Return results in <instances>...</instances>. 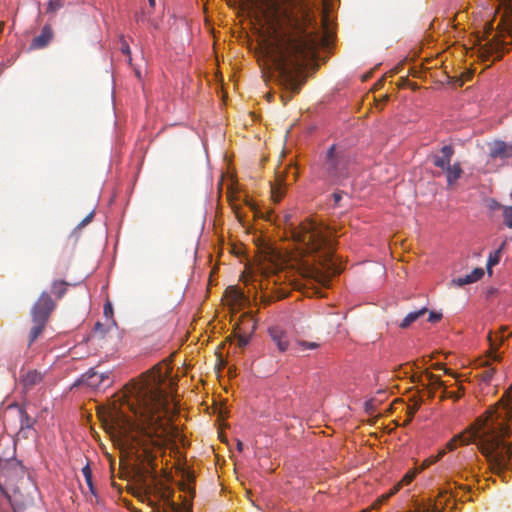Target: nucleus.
<instances>
[{"instance_id":"nucleus-8","label":"nucleus","mask_w":512,"mask_h":512,"mask_svg":"<svg viewBox=\"0 0 512 512\" xmlns=\"http://www.w3.org/2000/svg\"><path fill=\"white\" fill-rule=\"evenodd\" d=\"M140 382L130 379L126 384H176L172 377V369L167 362H160L141 374Z\"/></svg>"},{"instance_id":"nucleus-41","label":"nucleus","mask_w":512,"mask_h":512,"mask_svg":"<svg viewBox=\"0 0 512 512\" xmlns=\"http://www.w3.org/2000/svg\"><path fill=\"white\" fill-rule=\"evenodd\" d=\"M121 51L124 53V54H127L129 55L130 54V48H129V45L126 41H123L122 44H121Z\"/></svg>"},{"instance_id":"nucleus-46","label":"nucleus","mask_w":512,"mask_h":512,"mask_svg":"<svg viewBox=\"0 0 512 512\" xmlns=\"http://www.w3.org/2000/svg\"><path fill=\"white\" fill-rule=\"evenodd\" d=\"M383 79H380L377 83H376V88H380L382 85H383Z\"/></svg>"},{"instance_id":"nucleus-9","label":"nucleus","mask_w":512,"mask_h":512,"mask_svg":"<svg viewBox=\"0 0 512 512\" xmlns=\"http://www.w3.org/2000/svg\"><path fill=\"white\" fill-rule=\"evenodd\" d=\"M456 498V495L451 488L442 489L436 500L430 501L426 504L418 505L413 512H442L443 509L448 508L450 503V509L455 508V502L452 501Z\"/></svg>"},{"instance_id":"nucleus-36","label":"nucleus","mask_w":512,"mask_h":512,"mask_svg":"<svg viewBox=\"0 0 512 512\" xmlns=\"http://www.w3.org/2000/svg\"><path fill=\"white\" fill-rule=\"evenodd\" d=\"M441 319H442V314L441 313L435 312V311H430L429 312V317H428V321L429 322L436 323V322H439Z\"/></svg>"},{"instance_id":"nucleus-57","label":"nucleus","mask_w":512,"mask_h":512,"mask_svg":"<svg viewBox=\"0 0 512 512\" xmlns=\"http://www.w3.org/2000/svg\"><path fill=\"white\" fill-rule=\"evenodd\" d=\"M135 512H141V511L137 510V511H135Z\"/></svg>"},{"instance_id":"nucleus-54","label":"nucleus","mask_w":512,"mask_h":512,"mask_svg":"<svg viewBox=\"0 0 512 512\" xmlns=\"http://www.w3.org/2000/svg\"><path fill=\"white\" fill-rule=\"evenodd\" d=\"M74 384L80 385V384H82V381H81V380H78V381H76Z\"/></svg>"},{"instance_id":"nucleus-13","label":"nucleus","mask_w":512,"mask_h":512,"mask_svg":"<svg viewBox=\"0 0 512 512\" xmlns=\"http://www.w3.org/2000/svg\"><path fill=\"white\" fill-rule=\"evenodd\" d=\"M273 343L280 352H285L289 347V339L287 333L279 327H271L268 330Z\"/></svg>"},{"instance_id":"nucleus-29","label":"nucleus","mask_w":512,"mask_h":512,"mask_svg":"<svg viewBox=\"0 0 512 512\" xmlns=\"http://www.w3.org/2000/svg\"><path fill=\"white\" fill-rule=\"evenodd\" d=\"M63 6H64V3L62 0H49L48 6H47V12L55 13L59 9H61Z\"/></svg>"},{"instance_id":"nucleus-30","label":"nucleus","mask_w":512,"mask_h":512,"mask_svg":"<svg viewBox=\"0 0 512 512\" xmlns=\"http://www.w3.org/2000/svg\"><path fill=\"white\" fill-rule=\"evenodd\" d=\"M446 453V449H443L441 450L438 455L436 456H431L429 457L428 459H426L424 462H423V466L424 467H428L434 463H436L437 461H439Z\"/></svg>"},{"instance_id":"nucleus-34","label":"nucleus","mask_w":512,"mask_h":512,"mask_svg":"<svg viewBox=\"0 0 512 512\" xmlns=\"http://www.w3.org/2000/svg\"><path fill=\"white\" fill-rule=\"evenodd\" d=\"M170 508L174 511V512H192L191 511V508L189 507H186V506H183V505H179L175 502H171V506Z\"/></svg>"},{"instance_id":"nucleus-37","label":"nucleus","mask_w":512,"mask_h":512,"mask_svg":"<svg viewBox=\"0 0 512 512\" xmlns=\"http://www.w3.org/2000/svg\"><path fill=\"white\" fill-rule=\"evenodd\" d=\"M93 216H94V213L91 212L90 214H88L79 224H78V228H82L84 227L86 224L90 223L93 219Z\"/></svg>"},{"instance_id":"nucleus-20","label":"nucleus","mask_w":512,"mask_h":512,"mask_svg":"<svg viewBox=\"0 0 512 512\" xmlns=\"http://www.w3.org/2000/svg\"><path fill=\"white\" fill-rule=\"evenodd\" d=\"M428 312V309L426 307H422L421 309L417 311H413L408 313L405 318L401 321L399 324V327L402 329H407L410 327L412 323L417 321L420 317L424 316Z\"/></svg>"},{"instance_id":"nucleus-38","label":"nucleus","mask_w":512,"mask_h":512,"mask_svg":"<svg viewBox=\"0 0 512 512\" xmlns=\"http://www.w3.org/2000/svg\"><path fill=\"white\" fill-rule=\"evenodd\" d=\"M413 478H414V473H407V474L403 477L402 481L398 484V485H399V487H400L403 483H404V484H409V483L413 480Z\"/></svg>"},{"instance_id":"nucleus-10","label":"nucleus","mask_w":512,"mask_h":512,"mask_svg":"<svg viewBox=\"0 0 512 512\" xmlns=\"http://www.w3.org/2000/svg\"><path fill=\"white\" fill-rule=\"evenodd\" d=\"M290 176L293 182L296 181L298 176L296 168L292 165L286 167L284 170H280V168H278L276 171L275 184L271 186V193L274 201L278 202L283 197L284 187L288 185L287 181Z\"/></svg>"},{"instance_id":"nucleus-44","label":"nucleus","mask_w":512,"mask_h":512,"mask_svg":"<svg viewBox=\"0 0 512 512\" xmlns=\"http://www.w3.org/2000/svg\"><path fill=\"white\" fill-rule=\"evenodd\" d=\"M95 331H101L103 332V324H101L100 322H97L95 324Z\"/></svg>"},{"instance_id":"nucleus-26","label":"nucleus","mask_w":512,"mask_h":512,"mask_svg":"<svg viewBox=\"0 0 512 512\" xmlns=\"http://www.w3.org/2000/svg\"><path fill=\"white\" fill-rule=\"evenodd\" d=\"M495 207L503 210V222L508 228L512 229V206H503L497 203Z\"/></svg>"},{"instance_id":"nucleus-55","label":"nucleus","mask_w":512,"mask_h":512,"mask_svg":"<svg viewBox=\"0 0 512 512\" xmlns=\"http://www.w3.org/2000/svg\"><path fill=\"white\" fill-rule=\"evenodd\" d=\"M388 98H389V97H388V95H385V96H384V101H385V102H386V101H388Z\"/></svg>"},{"instance_id":"nucleus-4","label":"nucleus","mask_w":512,"mask_h":512,"mask_svg":"<svg viewBox=\"0 0 512 512\" xmlns=\"http://www.w3.org/2000/svg\"><path fill=\"white\" fill-rule=\"evenodd\" d=\"M484 34L487 38L492 35V38L480 44L481 57L499 60L512 44V0H499L494 19L485 23Z\"/></svg>"},{"instance_id":"nucleus-58","label":"nucleus","mask_w":512,"mask_h":512,"mask_svg":"<svg viewBox=\"0 0 512 512\" xmlns=\"http://www.w3.org/2000/svg\"><path fill=\"white\" fill-rule=\"evenodd\" d=\"M511 198H512V192H511Z\"/></svg>"},{"instance_id":"nucleus-40","label":"nucleus","mask_w":512,"mask_h":512,"mask_svg":"<svg viewBox=\"0 0 512 512\" xmlns=\"http://www.w3.org/2000/svg\"><path fill=\"white\" fill-rule=\"evenodd\" d=\"M463 470L464 471H469L472 475L475 474V468H474V464L471 463V462H468L464 467H463Z\"/></svg>"},{"instance_id":"nucleus-6","label":"nucleus","mask_w":512,"mask_h":512,"mask_svg":"<svg viewBox=\"0 0 512 512\" xmlns=\"http://www.w3.org/2000/svg\"><path fill=\"white\" fill-rule=\"evenodd\" d=\"M351 165V154L341 146L331 145L322 163V177L333 185L342 184L351 175Z\"/></svg>"},{"instance_id":"nucleus-19","label":"nucleus","mask_w":512,"mask_h":512,"mask_svg":"<svg viewBox=\"0 0 512 512\" xmlns=\"http://www.w3.org/2000/svg\"><path fill=\"white\" fill-rule=\"evenodd\" d=\"M446 173L447 185L452 187L462 176L463 169L459 162H455L443 170Z\"/></svg>"},{"instance_id":"nucleus-32","label":"nucleus","mask_w":512,"mask_h":512,"mask_svg":"<svg viewBox=\"0 0 512 512\" xmlns=\"http://www.w3.org/2000/svg\"><path fill=\"white\" fill-rule=\"evenodd\" d=\"M297 346H299L301 348V350H306V349H316L319 347V344L316 342L298 341Z\"/></svg>"},{"instance_id":"nucleus-2","label":"nucleus","mask_w":512,"mask_h":512,"mask_svg":"<svg viewBox=\"0 0 512 512\" xmlns=\"http://www.w3.org/2000/svg\"><path fill=\"white\" fill-rule=\"evenodd\" d=\"M512 419V386H508L495 408L462 433L455 435L446 444V449L453 451L458 443L464 445L477 441L481 453L488 460L494 471L508 468L512 459V444L506 441L509 436L508 422Z\"/></svg>"},{"instance_id":"nucleus-33","label":"nucleus","mask_w":512,"mask_h":512,"mask_svg":"<svg viewBox=\"0 0 512 512\" xmlns=\"http://www.w3.org/2000/svg\"><path fill=\"white\" fill-rule=\"evenodd\" d=\"M399 490V485H396L394 486L390 492L388 494H385V495H382L378 501H377V505L383 503L384 501H386L390 496L394 495L395 493H397Z\"/></svg>"},{"instance_id":"nucleus-12","label":"nucleus","mask_w":512,"mask_h":512,"mask_svg":"<svg viewBox=\"0 0 512 512\" xmlns=\"http://www.w3.org/2000/svg\"><path fill=\"white\" fill-rule=\"evenodd\" d=\"M507 329V326H502L494 335L492 333H489L488 335L491 348L489 357L492 361H500L501 359V356L496 353V350L498 349V346L505 340L504 332L507 331Z\"/></svg>"},{"instance_id":"nucleus-15","label":"nucleus","mask_w":512,"mask_h":512,"mask_svg":"<svg viewBox=\"0 0 512 512\" xmlns=\"http://www.w3.org/2000/svg\"><path fill=\"white\" fill-rule=\"evenodd\" d=\"M53 36H54V33H53V29L51 28V26L45 25L42 28L41 33L38 36L33 38L31 45H30L31 49L45 48L50 43Z\"/></svg>"},{"instance_id":"nucleus-17","label":"nucleus","mask_w":512,"mask_h":512,"mask_svg":"<svg viewBox=\"0 0 512 512\" xmlns=\"http://www.w3.org/2000/svg\"><path fill=\"white\" fill-rule=\"evenodd\" d=\"M386 398L387 392L385 390H378L373 397L367 399L364 402L365 412L369 415H373L374 413H376L378 406L382 404L386 400Z\"/></svg>"},{"instance_id":"nucleus-21","label":"nucleus","mask_w":512,"mask_h":512,"mask_svg":"<svg viewBox=\"0 0 512 512\" xmlns=\"http://www.w3.org/2000/svg\"><path fill=\"white\" fill-rule=\"evenodd\" d=\"M69 285L70 283L67 281L54 280L51 283V293L54 294L57 299H61L66 294Z\"/></svg>"},{"instance_id":"nucleus-14","label":"nucleus","mask_w":512,"mask_h":512,"mask_svg":"<svg viewBox=\"0 0 512 512\" xmlns=\"http://www.w3.org/2000/svg\"><path fill=\"white\" fill-rule=\"evenodd\" d=\"M424 389L422 391H417L419 394H420V397H421V400L423 399V397H432L433 396V390L432 388H439L441 389V398L443 397H450V398H453L454 400H457L459 399L462 394H463V386H458L459 389L456 391V392H448L446 390V388L448 386H423Z\"/></svg>"},{"instance_id":"nucleus-1","label":"nucleus","mask_w":512,"mask_h":512,"mask_svg":"<svg viewBox=\"0 0 512 512\" xmlns=\"http://www.w3.org/2000/svg\"><path fill=\"white\" fill-rule=\"evenodd\" d=\"M287 0H263L265 17L273 26L274 37L267 47V54L278 73L281 84L292 94L299 93L303 84L299 73L303 62L314 52L316 41L310 35H294L279 31L278 26L289 20L285 7Z\"/></svg>"},{"instance_id":"nucleus-56","label":"nucleus","mask_w":512,"mask_h":512,"mask_svg":"<svg viewBox=\"0 0 512 512\" xmlns=\"http://www.w3.org/2000/svg\"><path fill=\"white\" fill-rule=\"evenodd\" d=\"M106 378L104 376H101L100 381H104Z\"/></svg>"},{"instance_id":"nucleus-3","label":"nucleus","mask_w":512,"mask_h":512,"mask_svg":"<svg viewBox=\"0 0 512 512\" xmlns=\"http://www.w3.org/2000/svg\"><path fill=\"white\" fill-rule=\"evenodd\" d=\"M290 233L302 258L303 278L328 286L331 277L342 271L333 258L334 245L329 229L314 219H306L297 226L291 224Z\"/></svg>"},{"instance_id":"nucleus-31","label":"nucleus","mask_w":512,"mask_h":512,"mask_svg":"<svg viewBox=\"0 0 512 512\" xmlns=\"http://www.w3.org/2000/svg\"><path fill=\"white\" fill-rule=\"evenodd\" d=\"M446 453V449H443L441 450L438 455L436 456H431L429 457L428 459H426L424 462H423V466L424 467H428L434 463H436L437 461H439Z\"/></svg>"},{"instance_id":"nucleus-11","label":"nucleus","mask_w":512,"mask_h":512,"mask_svg":"<svg viewBox=\"0 0 512 512\" xmlns=\"http://www.w3.org/2000/svg\"><path fill=\"white\" fill-rule=\"evenodd\" d=\"M454 153L455 151L452 145H445L439 150V152L431 154L430 160L435 167H438L443 171L451 165Z\"/></svg>"},{"instance_id":"nucleus-5","label":"nucleus","mask_w":512,"mask_h":512,"mask_svg":"<svg viewBox=\"0 0 512 512\" xmlns=\"http://www.w3.org/2000/svg\"><path fill=\"white\" fill-rule=\"evenodd\" d=\"M113 397L114 404L127 405L135 413L143 410L153 414L166 409L169 404V394L161 386H122Z\"/></svg>"},{"instance_id":"nucleus-51","label":"nucleus","mask_w":512,"mask_h":512,"mask_svg":"<svg viewBox=\"0 0 512 512\" xmlns=\"http://www.w3.org/2000/svg\"><path fill=\"white\" fill-rule=\"evenodd\" d=\"M155 512H165L164 510H161L160 507H155Z\"/></svg>"},{"instance_id":"nucleus-39","label":"nucleus","mask_w":512,"mask_h":512,"mask_svg":"<svg viewBox=\"0 0 512 512\" xmlns=\"http://www.w3.org/2000/svg\"><path fill=\"white\" fill-rule=\"evenodd\" d=\"M104 314H105V316H107V317L112 316V314H113V308H112L111 303H109V302H108V303H106V304L104 305Z\"/></svg>"},{"instance_id":"nucleus-18","label":"nucleus","mask_w":512,"mask_h":512,"mask_svg":"<svg viewBox=\"0 0 512 512\" xmlns=\"http://www.w3.org/2000/svg\"><path fill=\"white\" fill-rule=\"evenodd\" d=\"M484 276L483 268H475L470 274H467L463 277H458L452 280V285L462 287L467 284L474 283L480 280Z\"/></svg>"},{"instance_id":"nucleus-53","label":"nucleus","mask_w":512,"mask_h":512,"mask_svg":"<svg viewBox=\"0 0 512 512\" xmlns=\"http://www.w3.org/2000/svg\"><path fill=\"white\" fill-rule=\"evenodd\" d=\"M290 98H291V96H290L288 99H286V100H285V99H284V96H282V99H283V101H284V104H285V103H287V101H288Z\"/></svg>"},{"instance_id":"nucleus-22","label":"nucleus","mask_w":512,"mask_h":512,"mask_svg":"<svg viewBox=\"0 0 512 512\" xmlns=\"http://www.w3.org/2000/svg\"><path fill=\"white\" fill-rule=\"evenodd\" d=\"M505 245H506V242L504 241V242H502V244L496 251L489 254L486 267H487V271L490 275L492 274V267L497 265L500 262L501 253H502V250L504 249Z\"/></svg>"},{"instance_id":"nucleus-16","label":"nucleus","mask_w":512,"mask_h":512,"mask_svg":"<svg viewBox=\"0 0 512 512\" xmlns=\"http://www.w3.org/2000/svg\"><path fill=\"white\" fill-rule=\"evenodd\" d=\"M491 158L508 159L512 157V145L504 141H496L490 148Z\"/></svg>"},{"instance_id":"nucleus-25","label":"nucleus","mask_w":512,"mask_h":512,"mask_svg":"<svg viewBox=\"0 0 512 512\" xmlns=\"http://www.w3.org/2000/svg\"><path fill=\"white\" fill-rule=\"evenodd\" d=\"M173 493L174 491L172 489H170L168 486L166 485H161V487L159 488V494H160V498L170 507L171 506V502H174L173 501Z\"/></svg>"},{"instance_id":"nucleus-7","label":"nucleus","mask_w":512,"mask_h":512,"mask_svg":"<svg viewBox=\"0 0 512 512\" xmlns=\"http://www.w3.org/2000/svg\"><path fill=\"white\" fill-rule=\"evenodd\" d=\"M55 308L56 302L48 292L43 291L31 308L33 327L31 328L28 337L29 345H31L42 334Z\"/></svg>"},{"instance_id":"nucleus-49","label":"nucleus","mask_w":512,"mask_h":512,"mask_svg":"<svg viewBox=\"0 0 512 512\" xmlns=\"http://www.w3.org/2000/svg\"><path fill=\"white\" fill-rule=\"evenodd\" d=\"M151 7L155 6V0H148Z\"/></svg>"},{"instance_id":"nucleus-42","label":"nucleus","mask_w":512,"mask_h":512,"mask_svg":"<svg viewBox=\"0 0 512 512\" xmlns=\"http://www.w3.org/2000/svg\"><path fill=\"white\" fill-rule=\"evenodd\" d=\"M334 203L338 204L340 200L342 199V193L341 192H335L333 194Z\"/></svg>"},{"instance_id":"nucleus-48","label":"nucleus","mask_w":512,"mask_h":512,"mask_svg":"<svg viewBox=\"0 0 512 512\" xmlns=\"http://www.w3.org/2000/svg\"><path fill=\"white\" fill-rule=\"evenodd\" d=\"M460 489H464V490H469V487L468 486H464V485H459L458 486Z\"/></svg>"},{"instance_id":"nucleus-43","label":"nucleus","mask_w":512,"mask_h":512,"mask_svg":"<svg viewBox=\"0 0 512 512\" xmlns=\"http://www.w3.org/2000/svg\"><path fill=\"white\" fill-rule=\"evenodd\" d=\"M419 407V404L416 402L413 404V406H409L410 415H413Z\"/></svg>"},{"instance_id":"nucleus-24","label":"nucleus","mask_w":512,"mask_h":512,"mask_svg":"<svg viewBox=\"0 0 512 512\" xmlns=\"http://www.w3.org/2000/svg\"><path fill=\"white\" fill-rule=\"evenodd\" d=\"M43 381V375L36 370L27 372L22 379V384H38Z\"/></svg>"},{"instance_id":"nucleus-35","label":"nucleus","mask_w":512,"mask_h":512,"mask_svg":"<svg viewBox=\"0 0 512 512\" xmlns=\"http://www.w3.org/2000/svg\"><path fill=\"white\" fill-rule=\"evenodd\" d=\"M250 337L247 335L239 334L237 336V345L240 348H244L249 343Z\"/></svg>"},{"instance_id":"nucleus-27","label":"nucleus","mask_w":512,"mask_h":512,"mask_svg":"<svg viewBox=\"0 0 512 512\" xmlns=\"http://www.w3.org/2000/svg\"><path fill=\"white\" fill-rule=\"evenodd\" d=\"M486 367L485 369L479 374V376L481 377V379L485 382H489L491 380H493V375L495 373V369L493 367H491V364L488 363V360L486 361Z\"/></svg>"},{"instance_id":"nucleus-28","label":"nucleus","mask_w":512,"mask_h":512,"mask_svg":"<svg viewBox=\"0 0 512 512\" xmlns=\"http://www.w3.org/2000/svg\"><path fill=\"white\" fill-rule=\"evenodd\" d=\"M82 474L86 480V483L90 489V491L94 494V487H93V483H92V473H91V469L88 465H86L85 467L82 468Z\"/></svg>"},{"instance_id":"nucleus-23","label":"nucleus","mask_w":512,"mask_h":512,"mask_svg":"<svg viewBox=\"0 0 512 512\" xmlns=\"http://www.w3.org/2000/svg\"><path fill=\"white\" fill-rule=\"evenodd\" d=\"M35 386H21L20 393L23 397V406L38 404V401L34 399V389Z\"/></svg>"},{"instance_id":"nucleus-45","label":"nucleus","mask_w":512,"mask_h":512,"mask_svg":"<svg viewBox=\"0 0 512 512\" xmlns=\"http://www.w3.org/2000/svg\"><path fill=\"white\" fill-rule=\"evenodd\" d=\"M243 447H244V444H243L241 441H238V442H237V449H238L239 451H242V450H243Z\"/></svg>"},{"instance_id":"nucleus-47","label":"nucleus","mask_w":512,"mask_h":512,"mask_svg":"<svg viewBox=\"0 0 512 512\" xmlns=\"http://www.w3.org/2000/svg\"><path fill=\"white\" fill-rule=\"evenodd\" d=\"M445 373H450L452 375V377H456V374L452 371H450L449 369H444Z\"/></svg>"},{"instance_id":"nucleus-52","label":"nucleus","mask_w":512,"mask_h":512,"mask_svg":"<svg viewBox=\"0 0 512 512\" xmlns=\"http://www.w3.org/2000/svg\"><path fill=\"white\" fill-rule=\"evenodd\" d=\"M433 384H440V385H443V384H444V382H443V381H436V382H434Z\"/></svg>"},{"instance_id":"nucleus-50","label":"nucleus","mask_w":512,"mask_h":512,"mask_svg":"<svg viewBox=\"0 0 512 512\" xmlns=\"http://www.w3.org/2000/svg\"><path fill=\"white\" fill-rule=\"evenodd\" d=\"M249 322L252 323V330H254L255 329V322L253 321V319H249Z\"/></svg>"}]
</instances>
